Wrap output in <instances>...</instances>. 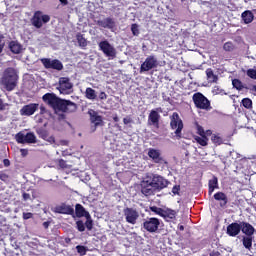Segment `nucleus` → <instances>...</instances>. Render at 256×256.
Here are the masks:
<instances>
[{
    "instance_id": "1",
    "label": "nucleus",
    "mask_w": 256,
    "mask_h": 256,
    "mask_svg": "<svg viewBox=\"0 0 256 256\" xmlns=\"http://www.w3.org/2000/svg\"><path fill=\"white\" fill-rule=\"evenodd\" d=\"M48 106L53 110V113H74L77 110V105L71 101L61 98H42Z\"/></svg>"
},
{
    "instance_id": "2",
    "label": "nucleus",
    "mask_w": 256,
    "mask_h": 256,
    "mask_svg": "<svg viewBox=\"0 0 256 256\" xmlns=\"http://www.w3.org/2000/svg\"><path fill=\"white\" fill-rule=\"evenodd\" d=\"M17 81H19L17 70L14 68H7L1 78V83L4 85L5 89H7V91H13V89L17 87Z\"/></svg>"
},
{
    "instance_id": "3",
    "label": "nucleus",
    "mask_w": 256,
    "mask_h": 256,
    "mask_svg": "<svg viewBox=\"0 0 256 256\" xmlns=\"http://www.w3.org/2000/svg\"><path fill=\"white\" fill-rule=\"evenodd\" d=\"M140 184L142 185H148V186H154V187H168L170 182L164 177L158 175V174H153V173H147L146 176L142 181H140Z\"/></svg>"
},
{
    "instance_id": "4",
    "label": "nucleus",
    "mask_w": 256,
    "mask_h": 256,
    "mask_svg": "<svg viewBox=\"0 0 256 256\" xmlns=\"http://www.w3.org/2000/svg\"><path fill=\"white\" fill-rule=\"evenodd\" d=\"M98 46L100 51H102L105 57H108L109 60L115 59V57H117V50L115 49L114 45L109 43V41L103 40L98 44Z\"/></svg>"
},
{
    "instance_id": "5",
    "label": "nucleus",
    "mask_w": 256,
    "mask_h": 256,
    "mask_svg": "<svg viewBox=\"0 0 256 256\" xmlns=\"http://www.w3.org/2000/svg\"><path fill=\"white\" fill-rule=\"evenodd\" d=\"M142 228L148 233H156L160 228V219L156 217L146 218L142 222Z\"/></svg>"
},
{
    "instance_id": "6",
    "label": "nucleus",
    "mask_w": 256,
    "mask_h": 256,
    "mask_svg": "<svg viewBox=\"0 0 256 256\" xmlns=\"http://www.w3.org/2000/svg\"><path fill=\"white\" fill-rule=\"evenodd\" d=\"M49 21H51V17L49 15L44 14L41 11H37L34 13L32 18V25L36 27V29H41V27L46 23H49Z\"/></svg>"
},
{
    "instance_id": "7",
    "label": "nucleus",
    "mask_w": 256,
    "mask_h": 256,
    "mask_svg": "<svg viewBox=\"0 0 256 256\" xmlns=\"http://www.w3.org/2000/svg\"><path fill=\"white\" fill-rule=\"evenodd\" d=\"M170 128H172V130H175V138L177 140L181 139V130H183V122L181 121L179 115L176 112L172 114V120H170Z\"/></svg>"
},
{
    "instance_id": "8",
    "label": "nucleus",
    "mask_w": 256,
    "mask_h": 256,
    "mask_svg": "<svg viewBox=\"0 0 256 256\" xmlns=\"http://www.w3.org/2000/svg\"><path fill=\"white\" fill-rule=\"evenodd\" d=\"M157 67H159V60H157V57L150 55L141 64L140 73H147V71H151V69H157Z\"/></svg>"
},
{
    "instance_id": "9",
    "label": "nucleus",
    "mask_w": 256,
    "mask_h": 256,
    "mask_svg": "<svg viewBox=\"0 0 256 256\" xmlns=\"http://www.w3.org/2000/svg\"><path fill=\"white\" fill-rule=\"evenodd\" d=\"M122 213L124 215V220L126 221V223L130 225H136V221H138L140 215L135 208L126 207L122 210Z\"/></svg>"
},
{
    "instance_id": "10",
    "label": "nucleus",
    "mask_w": 256,
    "mask_h": 256,
    "mask_svg": "<svg viewBox=\"0 0 256 256\" xmlns=\"http://www.w3.org/2000/svg\"><path fill=\"white\" fill-rule=\"evenodd\" d=\"M58 91H60V95H71L73 93V83H71V80L67 77L60 78Z\"/></svg>"
},
{
    "instance_id": "11",
    "label": "nucleus",
    "mask_w": 256,
    "mask_h": 256,
    "mask_svg": "<svg viewBox=\"0 0 256 256\" xmlns=\"http://www.w3.org/2000/svg\"><path fill=\"white\" fill-rule=\"evenodd\" d=\"M16 143L18 144H35L36 143V135H34L33 132L30 133H22V132H18V134H16Z\"/></svg>"
},
{
    "instance_id": "12",
    "label": "nucleus",
    "mask_w": 256,
    "mask_h": 256,
    "mask_svg": "<svg viewBox=\"0 0 256 256\" xmlns=\"http://www.w3.org/2000/svg\"><path fill=\"white\" fill-rule=\"evenodd\" d=\"M166 189L164 186L156 187L154 185L140 184V193L146 197L154 195L156 192H160Z\"/></svg>"
},
{
    "instance_id": "13",
    "label": "nucleus",
    "mask_w": 256,
    "mask_h": 256,
    "mask_svg": "<svg viewBox=\"0 0 256 256\" xmlns=\"http://www.w3.org/2000/svg\"><path fill=\"white\" fill-rule=\"evenodd\" d=\"M41 63L46 69H56V71H61L63 69V63L59 60H51L49 58L41 59Z\"/></svg>"
},
{
    "instance_id": "14",
    "label": "nucleus",
    "mask_w": 256,
    "mask_h": 256,
    "mask_svg": "<svg viewBox=\"0 0 256 256\" xmlns=\"http://www.w3.org/2000/svg\"><path fill=\"white\" fill-rule=\"evenodd\" d=\"M39 106L40 105L36 103H30L28 105H24L22 109H20V115L24 117H30L38 111Z\"/></svg>"
},
{
    "instance_id": "15",
    "label": "nucleus",
    "mask_w": 256,
    "mask_h": 256,
    "mask_svg": "<svg viewBox=\"0 0 256 256\" xmlns=\"http://www.w3.org/2000/svg\"><path fill=\"white\" fill-rule=\"evenodd\" d=\"M91 124L95 125V128L103 126V116H100L97 111L89 109L87 112Z\"/></svg>"
},
{
    "instance_id": "16",
    "label": "nucleus",
    "mask_w": 256,
    "mask_h": 256,
    "mask_svg": "<svg viewBox=\"0 0 256 256\" xmlns=\"http://www.w3.org/2000/svg\"><path fill=\"white\" fill-rule=\"evenodd\" d=\"M148 157H150V159H152V161L155 164H164V158H162V154L158 149H154V148L148 149Z\"/></svg>"
},
{
    "instance_id": "17",
    "label": "nucleus",
    "mask_w": 256,
    "mask_h": 256,
    "mask_svg": "<svg viewBox=\"0 0 256 256\" xmlns=\"http://www.w3.org/2000/svg\"><path fill=\"white\" fill-rule=\"evenodd\" d=\"M73 207L71 205H67L65 203H61V205L55 206V213L60 215H69L73 216Z\"/></svg>"
},
{
    "instance_id": "18",
    "label": "nucleus",
    "mask_w": 256,
    "mask_h": 256,
    "mask_svg": "<svg viewBox=\"0 0 256 256\" xmlns=\"http://www.w3.org/2000/svg\"><path fill=\"white\" fill-rule=\"evenodd\" d=\"M96 23L97 25H99V27H103V29H110V31H113V29L117 27L115 20L111 17L105 18L103 20H98Z\"/></svg>"
},
{
    "instance_id": "19",
    "label": "nucleus",
    "mask_w": 256,
    "mask_h": 256,
    "mask_svg": "<svg viewBox=\"0 0 256 256\" xmlns=\"http://www.w3.org/2000/svg\"><path fill=\"white\" fill-rule=\"evenodd\" d=\"M195 107L203 110L211 109V103L207 98H192Z\"/></svg>"
},
{
    "instance_id": "20",
    "label": "nucleus",
    "mask_w": 256,
    "mask_h": 256,
    "mask_svg": "<svg viewBox=\"0 0 256 256\" xmlns=\"http://www.w3.org/2000/svg\"><path fill=\"white\" fill-rule=\"evenodd\" d=\"M238 225L240 226V230L242 234L248 237H252V235H254V232H256V230L254 229V226H252L248 222H240L238 223Z\"/></svg>"
},
{
    "instance_id": "21",
    "label": "nucleus",
    "mask_w": 256,
    "mask_h": 256,
    "mask_svg": "<svg viewBox=\"0 0 256 256\" xmlns=\"http://www.w3.org/2000/svg\"><path fill=\"white\" fill-rule=\"evenodd\" d=\"M148 125L154 126L156 128L160 125V114L156 110L150 111L148 115Z\"/></svg>"
},
{
    "instance_id": "22",
    "label": "nucleus",
    "mask_w": 256,
    "mask_h": 256,
    "mask_svg": "<svg viewBox=\"0 0 256 256\" xmlns=\"http://www.w3.org/2000/svg\"><path fill=\"white\" fill-rule=\"evenodd\" d=\"M77 216V218H83L89 219L91 218V214L81 204H76L75 209L73 210V215Z\"/></svg>"
},
{
    "instance_id": "23",
    "label": "nucleus",
    "mask_w": 256,
    "mask_h": 256,
    "mask_svg": "<svg viewBox=\"0 0 256 256\" xmlns=\"http://www.w3.org/2000/svg\"><path fill=\"white\" fill-rule=\"evenodd\" d=\"M240 232V225L237 222H232L227 226V235H229V237H237Z\"/></svg>"
},
{
    "instance_id": "24",
    "label": "nucleus",
    "mask_w": 256,
    "mask_h": 256,
    "mask_svg": "<svg viewBox=\"0 0 256 256\" xmlns=\"http://www.w3.org/2000/svg\"><path fill=\"white\" fill-rule=\"evenodd\" d=\"M241 19L245 25H249V23H253L255 15L251 10H246L241 14Z\"/></svg>"
},
{
    "instance_id": "25",
    "label": "nucleus",
    "mask_w": 256,
    "mask_h": 256,
    "mask_svg": "<svg viewBox=\"0 0 256 256\" xmlns=\"http://www.w3.org/2000/svg\"><path fill=\"white\" fill-rule=\"evenodd\" d=\"M213 198L216 201H222L221 202V207H225L227 206V203L229 202L228 198H227V194H225L224 192H217L213 195Z\"/></svg>"
},
{
    "instance_id": "26",
    "label": "nucleus",
    "mask_w": 256,
    "mask_h": 256,
    "mask_svg": "<svg viewBox=\"0 0 256 256\" xmlns=\"http://www.w3.org/2000/svg\"><path fill=\"white\" fill-rule=\"evenodd\" d=\"M9 49L12 51L15 55H19L23 51V45H21L17 41H11L9 43Z\"/></svg>"
},
{
    "instance_id": "27",
    "label": "nucleus",
    "mask_w": 256,
    "mask_h": 256,
    "mask_svg": "<svg viewBox=\"0 0 256 256\" xmlns=\"http://www.w3.org/2000/svg\"><path fill=\"white\" fill-rule=\"evenodd\" d=\"M206 76L208 83H217L219 81V77L213 72V69H206Z\"/></svg>"
},
{
    "instance_id": "28",
    "label": "nucleus",
    "mask_w": 256,
    "mask_h": 256,
    "mask_svg": "<svg viewBox=\"0 0 256 256\" xmlns=\"http://www.w3.org/2000/svg\"><path fill=\"white\" fill-rule=\"evenodd\" d=\"M215 189H219V180L216 176H213V178L209 180V194H212Z\"/></svg>"
},
{
    "instance_id": "29",
    "label": "nucleus",
    "mask_w": 256,
    "mask_h": 256,
    "mask_svg": "<svg viewBox=\"0 0 256 256\" xmlns=\"http://www.w3.org/2000/svg\"><path fill=\"white\" fill-rule=\"evenodd\" d=\"M194 140L197 144L201 145V147H207L209 142V138H207V136H195Z\"/></svg>"
},
{
    "instance_id": "30",
    "label": "nucleus",
    "mask_w": 256,
    "mask_h": 256,
    "mask_svg": "<svg viewBox=\"0 0 256 256\" xmlns=\"http://www.w3.org/2000/svg\"><path fill=\"white\" fill-rule=\"evenodd\" d=\"M150 211H152V213H154L156 215H162L164 213H168V212H171L173 210H171V209L164 210L163 208L152 206V207H150Z\"/></svg>"
},
{
    "instance_id": "31",
    "label": "nucleus",
    "mask_w": 256,
    "mask_h": 256,
    "mask_svg": "<svg viewBox=\"0 0 256 256\" xmlns=\"http://www.w3.org/2000/svg\"><path fill=\"white\" fill-rule=\"evenodd\" d=\"M242 246H244L245 249L250 250V248H252V236L243 237Z\"/></svg>"
},
{
    "instance_id": "32",
    "label": "nucleus",
    "mask_w": 256,
    "mask_h": 256,
    "mask_svg": "<svg viewBox=\"0 0 256 256\" xmlns=\"http://www.w3.org/2000/svg\"><path fill=\"white\" fill-rule=\"evenodd\" d=\"M175 214H176L175 210H171V211H168V212H165L162 214H158V216L163 217L165 219L173 220V219H175Z\"/></svg>"
},
{
    "instance_id": "33",
    "label": "nucleus",
    "mask_w": 256,
    "mask_h": 256,
    "mask_svg": "<svg viewBox=\"0 0 256 256\" xmlns=\"http://www.w3.org/2000/svg\"><path fill=\"white\" fill-rule=\"evenodd\" d=\"M211 142L214 144V145H223V138H221L219 135H215L213 134L211 136Z\"/></svg>"
},
{
    "instance_id": "34",
    "label": "nucleus",
    "mask_w": 256,
    "mask_h": 256,
    "mask_svg": "<svg viewBox=\"0 0 256 256\" xmlns=\"http://www.w3.org/2000/svg\"><path fill=\"white\" fill-rule=\"evenodd\" d=\"M36 133L38 134V136L42 139H47L49 136V134L47 133V130H45L44 128H40L38 130H36Z\"/></svg>"
},
{
    "instance_id": "35",
    "label": "nucleus",
    "mask_w": 256,
    "mask_h": 256,
    "mask_svg": "<svg viewBox=\"0 0 256 256\" xmlns=\"http://www.w3.org/2000/svg\"><path fill=\"white\" fill-rule=\"evenodd\" d=\"M75 249L77 250V253H79V256H85L87 254V247L83 245H77Z\"/></svg>"
},
{
    "instance_id": "36",
    "label": "nucleus",
    "mask_w": 256,
    "mask_h": 256,
    "mask_svg": "<svg viewBox=\"0 0 256 256\" xmlns=\"http://www.w3.org/2000/svg\"><path fill=\"white\" fill-rule=\"evenodd\" d=\"M77 41L80 47H87V40L81 34H77Z\"/></svg>"
},
{
    "instance_id": "37",
    "label": "nucleus",
    "mask_w": 256,
    "mask_h": 256,
    "mask_svg": "<svg viewBox=\"0 0 256 256\" xmlns=\"http://www.w3.org/2000/svg\"><path fill=\"white\" fill-rule=\"evenodd\" d=\"M241 103H242V107L246 109L252 108V101L249 98L242 99Z\"/></svg>"
},
{
    "instance_id": "38",
    "label": "nucleus",
    "mask_w": 256,
    "mask_h": 256,
    "mask_svg": "<svg viewBox=\"0 0 256 256\" xmlns=\"http://www.w3.org/2000/svg\"><path fill=\"white\" fill-rule=\"evenodd\" d=\"M232 85L233 87H235V89H238V91H241V89H243V83L239 79H234L232 81Z\"/></svg>"
},
{
    "instance_id": "39",
    "label": "nucleus",
    "mask_w": 256,
    "mask_h": 256,
    "mask_svg": "<svg viewBox=\"0 0 256 256\" xmlns=\"http://www.w3.org/2000/svg\"><path fill=\"white\" fill-rule=\"evenodd\" d=\"M85 223L83 222V225L87 227V230L91 231L93 230V219L91 217L85 218Z\"/></svg>"
},
{
    "instance_id": "40",
    "label": "nucleus",
    "mask_w": 256,
    "mask_h": 256,
    "mask_svg": "<svg viewBox=\"0 0 256 256\" xmlns=\"http://www.w3.org/2000/svg\"><path fill=\"white\" fill-rule=\"evenodd\" d=\"M75 225H77V231L79 232H85V229H87V227L83 224L82 220H78Z\"/></svg>"
},
{
    "instance_id": "41",
    "label": "nucleus",
    "mask_w": 256,
    "mask_h": 256,
    "mask_svg": "<svg viewBox=\"0 0 256 256\" xmlns=\"http://www.w3.org/2000/svg\"><path fill=\"white\" fill-rule=\"evenodd\" d=\"M213 95H225V91H223L219 86H214L212 89Z\"/></svg>"
},
{
    "instance_id": "42",
    "label": "nucleus",
    "mask_w": 256,
    "mask_h": 256,
    "mask_svg": "<svg viewBox=\"0 0 256 256\" xmlns=\"http://www.w3.org/2000/svg\"><path fill=\"white\" fill-rule=\"evenodd\" d=\"M9 179L10 176H8V174L4 173L3 171H0V181L8 183Z\"/></svg>"
},
{
    "instance_id": "43",
    "label": "nucleus",
    "mask_w": 256,
    "mask_h": 256,
    "mask_svg": "<svg viewBox=\"0 0 256 256\" xmlns=\"http://www.w3.org/2000/svg\"><path fill=\"white\" fill-rule=\"evenodd\" d=\"M246 75L250 77V79H256V70L255 69H248Z\"/></svg>"
},
{
    "instance_id": "44",
    "label": "nucleus",
    "mask_w": 256,
    "mask_h": 256,
    "mask_svg": "<svg viewBox=\"0 0 256 256\" xmlns=\"http://www.w3.org/2000/svg\"><path fill=\"white\" fill-rule=\"evenodd\" d=\"M131 31H132V34L137 37V35H139V25L137 24H132L131 26Z\"/></svg>"
},
{
    "instance_id": "45",
    "label": "nucleus",
    "mask_w": 256,
    "mask_h": 256,
    "mask_svg": "<svg viewBox=\"0 0 256 256\" xmlns=\"http://www.w3.org/2000/svg\"><path fill=\"white\" fill-rule=\"evenodd\" d=\"M223 48H224V51H233L234 46H233V43L226 42Z\"/></svg>"
},
{
    "instance_id": "46",
    "label": "nucleus",
    "mask_w": 256,
    "mask_h": 256,
    "mask_svg": "<svg viewBox=\"0 0 256 256\" xmlns=\"http://www.w3.org/2000/svg\"><path fill=\"white\" fill-rule=\"evenodd\" d=\"M196 128H197V135L201 137L205 136L206 130H203V127L201 125L197 124Z\"/></svg>"
},
{
    "instance_id": "47",
    "label": "nucleus",
    "mask_w": 256,
    "mask_h": 256,
    "mask_svg": "<svg viewBox=\"0 0 256 256\" xmlns=\"http://www.w3.org/2000/svg\"><path fill=\"white\" fill-rule=\"evenodd\" d=\"M97 95L95 94V90L92 88H87L86 89V97H96Z\"/></svg>"
},
{
    "instance_id": "48",
    "label": "nucleus",
    "mask_w": 256,
    "mask_h": 256,
    "mask_svg": "<svg viewBox=\"0 0 256 256\" xmlns=\"http://www.w3.org/2000/svg\"><path fill=\"white\" fill-rule=\"evenodd\" d=\"M57 165L61 169H67V164H66L65 160H63V159L57 160Z\"/></svg>"
},
{
    "instance_id": "49",
    "label": "nucleus",
    "mask_w": 256,
    "mask_h": 256,
    "mask_svg": "<svg viewBox=\"0 0 256 256\" xmlns=\"http://www.w3.org/2000/svg\"><path fill=\"white\" fill-rule=\"evenodd\" d=\"M5 47V37L0 35V53H3V49Z\"/></svg>"
},
{
    "instance_id": "50",
    "label": "nucleus",
    "mask_w": 256,
    "mask_h": 256,
    "mask_svg": "<svg viewBox=\"0 0 256 256\" xmlns=\"http://www.w3.org/2000/svg\"><path fill=\"white\" fill-rule=\"evenodd\" d=\"M34 217V214H32V213H30V212H28V213H23L22 214V218L24 219V220H29V219H32Z\"/></svg>"
},
{
    "instance_id": "51",
    "label": "nucleus",
    "mask_w": 256,
    "mask_h": 256,
    "mask_svg": "<svg viewBox=\"0 0 256 256\" xmlns=\"http://www.w3.org/2000/svg\"><path fill=\"white\" fill-rule=\"evenodd\" d=\"M6 107H8V103L3 102L2 99H0V112L6 110Z\"/></svg>"
},
{
    "instance_id": "52",
    "label": "nucleus",
    "mask_w": 256,
    "mask_h": 256,
    "mask_svg": "<svg viewBox=\"0 0 256 256\" xmlns=\"http://www.w3.org/2000/svg\"><path fill=\"white\" fill-rule=\"evenodd\" d=\"M122 123H123L124 125L131 124V123H132V118H130V117L123 118V119H122Z\"/></svg>"
},
{
    "instance_id": "53",
    "label": "nucleus",
    "mask_w": 256,
    "mask_h": 256,
    "mask_svg": "<svg viewBox=\"0 0 256 256\" xmlns=\"http://www.w3.org/2000/svg\"><path fill=\"white\" fill-rule=\"evenodd\" d=\"M179 190V185H175L174 187H172V193H174V195H179Z\"/></svg>"
},
{
    "instance_id": "54",
    "label": "nucleus",
    "mask_w": 256,
    "mask_h": 256,
    "mask_svg": "<svg viewBox=\"0 0 256 256\" xmlns=\"http://www.w3.org/2000/svg\"><path fill=\"white\" fill-rule=\"evenodd\" d=\"M55 115H57V120H59V121H63V120H65V114H63V113H55Z\"/></svg>"
},
{
    "instance_id": "55",
    "label": "nucleus",
    "mask_w": 256,
    "mask_h": 256,
    "mask_svg": "<svg viewBox=\"0 0 256 256\" xmlns=\"http://www.w3.org/2000/svg\"><path fill=\"white\" fill-rule=\"evenodd\" d=\"M209 256H223V255L221 254V252H219L217 250H213V251H211Z\"/></svg>"
},
{
    "instance_id": "56",
    "label": "nucleus",
    "mask_w": 256,
    "mask_h": 256,
    "mask_svg": "<svg viewBox=\"0 0 256 256\" xmlns=\"http://www.w3.org/2000/svg\"><path fill=\"white\" fill-rule=\"evenodd\" d=\"M22 198L24 199V201H28V200H30V194L24 192V193L22 194Z\"/></svg>"
},
{
    "instance_id": "57",
    "label": "nucleus",
    "mask_w": 256,
    "mask_h": 256,
    "mask_svg": "<svg viewBox=\"0 0 256 256\" xmlns=\"http://www.w3.org/2000/svg\"><path fill=\"white\" fill-rule=\"evenodd\" d=\"M59 145L67 147L69 145V141L61 140V141H59Z\"/></svg>"
},
{
    "instance_id": "58",
    "label": "nucleus",
    "mask_w": 256,
    "mask_h": 256,
    "mask_svg": "<svg viewBox=\"0 0 256 256\" xmlns=\"http://www.w3.org/2000/svg\"><path fill=\"white\" fill-rule=\"evenodd\" d=\"M2 164L4 165V167H9L10 166V160L4 159V160H2Z\"/></svg>"
},
{
    "instance_id": "59",
    "label": "nucleus",
    "mask_w": 256,
    "mask_h": 256,
    "mask_svg": "<svg viewBox=\"0 0 256 256\" xmlns=\"http://www.w3.org/2000/svg\"><path fill=\"white\" fill-rule=\"evenodd\" d=\"M43 140H46V141L50 142L51 144L55 143V138L53 136L48 137V138L43 139Z\"/></svg>"
},
{
    "instance_id": "60",
    "label": "nucleus",
    "mask_w": 256,
    "mask_h": 256,
    "mask_svg": "<svg viewBox=\"0 0 256 256\" xmlns=\"http://www.w3.org/2000/svg\"><path fill=\"white\" fill-rule=\"evenodd\" d=\"M20 153L22 154L23 157H26L28 155V150L27 149H20Z\"/></svg>"
},
{
    "instance_id": "61",
    "label": "nucleus",
    "mask_w": 256,
    "mask_h": 256,
    "mask_svg": "<svg viewBox=\"0 0 256 256\" xmlns=\"http://www.w3.org/2000/svg\"><path fill=\"white\" fill-rule=\"evenodd\" d=\"M214 134H213V132L211 131V130H206L205 131V137H208V136H213Z\"/></svg>"
},
{
    "instance_id": "62",
    "label": "nucleus",
    "mask_w": 256,
    "mask_h": 256,
    "mask_svg": "<svg viewBox=\"0 0 256 256\" xmlns=\"http://www.w3.org/2000/svg\"><path fill=\"white\" fill-rule=\"evenodd\" d=\"M112 121L114 123H118L119 119H118V116L116 114H114V116H112Z\"/></svg>"
},
{
    "instance_id": "63",
    "label": "nucleus",
    "mask_w": 256,
    "mask_h": 256,
    "mask_svg": "<svg viewBox=\"0 0 256 256\" xmlns=\"http://www.w3.org/2000/svg\"><path fill=\"white\" fill-rule=\"evenodd\" d=\"M39 109H40V114L44 115L45 114V107L44 106H42V107L39 106Z\"/></svg>"
},
{
    "instance_id": "64",
    "label": "nucleus",
    "mask_w": 256,
    "mask_h": 256,
    "mask_svg": "<svg viewBox=\"0 0 256 256\" xmlns=\"http://www.w3.org/2000/svg\"><path fill=\"white\" fill-rule=\"evenodd\" d=\"M192 97H205V96L203 94H201V93H194L192 95Z\"/></svg>"
}]
</instances>
